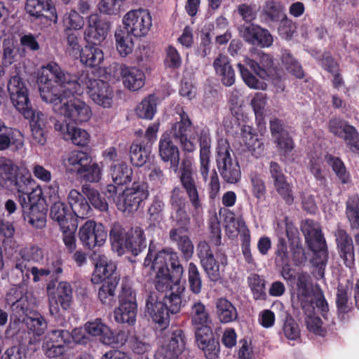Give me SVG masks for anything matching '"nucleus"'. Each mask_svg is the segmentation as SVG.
I'll list each match as a JSON object with an SVG mask.
<instances>
[{
  "label": "nucleus",
  "instance_id": "nucleus-1",
  "mask_svg": "<svg viewBox=\"0 0 359 359\" xmlns=\"http://www.w3.org/2000/svg\"><path fill=\"white\" fill-rule=\"evenodd\" d=\"M38 81L42 100L53 104L54 110L75 123L90 118V107L74 97L82 93L83 84L76 74L65 72L58 64L51 62L43 67Z\"/></svg>",
  "mask_w": 359,
  "mask_h": 359
},
{
  "label": "nucleus",
  "instance_id": "nucleus-2",
  "mask_svg": "<svg viewBox=\"0 0 359 359\" xmlns=\"http://www.w3.org/2000/svg\"><path fill=\"white\" fill-rule=\"evenodd\" d=\"M15 72L12 73L7 84L9 97L13 107L29 120L32 137L36 142L44 145L47 140L45 115L33 108L29 96V89L21 76L20 63L15 64Z\"/></svg>",
  "mask_w": 359,
  "mask_h": 359
},
{
  "label": "nucleus",
  "instance_id": "nucleus-3",
  "mask_svg": "<svg viewBox=\"0 0 359 359\" xmlns=\"http://www.w3.org/2000/svg\"><path fill=\"white\" fill-rule=\"evenodd\" d=\"M158 154L161 159L170 165V169L178 172L180 181L189 200L196 212L202 210V201L199 195L197 177L194 171L192 161L183 159L180 166V150L170 135L163 133L158 142Z\"/></svg>",
  "mask_w": 359,
  "mask_h": 359
},
{
  "label": "nucleus",
  "instance_id": "nucleus-4",
  "mask_svg": "<svg viewBox=\"0 0 359 359\" xmlns=\"http://www.w3.org/2000/svg\"><path fill=\"white\" fill-rule=\"evenodd\" d=\"M302 231L309 250L313 252V257L310 259L314 269L313 274L316 279H322L325 276L328 260L326 241L318 224L313 219H306L302 225Z\"/></svg>",
  "mask_w": 359,
  "mask_h": 359
},
{
  "label": "nucleus",
  "instance_id": "nucleus-5",
  "mask_svg": "<svg viewBox=\"0 0 359 359\" xmlns=\"http://www.w3.org/2000/svg\"><path fill=\"white\" fill-rule=\"evenodd\" d=\"M29 184L27 191H19L17 200L20 205L24 219L33 227L42 229L46 222L48 205L40 187H34Z\"/></svg>",
  "mask_w": 359,
  "mask_h": 359
},
{
  "label": "nucleus",
  "instance_id": "nucleus-6",
  "mask_svg": "<svg viewBox=\"0 0 359 359\" xmlns=\"http://www.w3.org/2000/svg\"><path fill=\"white\" fill-rule=\"evenodd\" d=\"M120 277L116 271V266L107 258L100 257L92 274L91 282L93 284H102L98 289V299L102 304L112 307L116 303L115 291L119 283Z\"/></svg>",
  "mask_w": 359,
  "mask_h": 359
},
{
  "label": "nucleus",
  "instance_id": "nucleus-7",
  "mask_svg": "<svg viewBox=\"0 0 359 359\" xmlns=\"http://www.w3.org/2000/svg\"><path fill=\"white\" fill-rule=\"evenodd\" d=\"M181 295L174 292L166 294L163 297L156 293H150L145 302V313L160 330H164L170 324V314H175L180 311Z\"/></svg>",
  "mask_w": 359,
  "mask_h": 359
},
{
  "label": "nucleus",
  "instance_id": "nucleus-8",
  "mask_svg": "<svg viewBox=\"0 0 359 359\" xmlns=\"http://www.w3.org/2000/svg\"><path fill=\"white\" fill-rule=\"evenodd\" d=\"M244 83L250 88L264 89L265 83L260 82L250 72H253L259 78L267 81H276L280 77L278 69L274 65L272 57L269 54H263L257 62L254 60L247 59L245 64L237 65Z\"/></svg>",
  "mask_w": 359,
  "mask_h": 359
},
{
  "label": "nucleus",
  "instance_id": "nucleus-9",
  "mask_svg": "<svg viewBox=\"0 0 359 359\" xmlns=\"http://www.w3.org/2000/svg\"><path fill=\"white\" fill-rule=\"evenodd\" d=\"M144 266L155 271L170 269L175 273V278L184 272L178 253L171 248H163L160 243L150 241L147 255L144 260Z\"/></svg>",
  "mask_w": 359,
  "mask_h": 359
},
{
  "label": "nucleus",
  "instance_id": "nucleus-10",
  "mask_svg": "<svg viewBox=\"0 0 359 359\" xmlns=\"http://www.w3.org/2000/svg\"><path fill=\"white\" fill-rule=\"evenodd\" d=\"M34 182L29 171L20 169L7 158L0 157V186L18 194L19 191H27V186Z\"/></svg>",
  "mask_w": 359,
  "mask_h": 359
},
{
  "label": "nucleus",
  "instance_id": "nucleus-11",
  "mask_svg": "<svg viewBox=\"0 0 359 359\" xmlns=\"http://www.w3.org/2000/svg\"><path fill=\"white\" fill-rule=\"evenodd\" d=\"M269 128L280 160L285 163L294 162L295 143L290 134V127L283 120L273 117L269 121Z\"/></svg>",
  "mask_w": 359,
  "mask_h": 359
},
{
  "label": "nucleus",
  "instance_id": "nucleus-12",
  "mask_svg": "<svg viewBox=\"0 0 359 359\" xmlns=\"http://www.w3.org/2000/svg\"><path fill=\"white\" fill-rule=\"evenodd\" d=\"M230 145L226 140H221L217 147L216 163L223 180L228 184H236L241 178L238 162L233 160Z\"/></svg>",
  "mask_w": 359,
  "mask_h": 359
},
{
  "label": "nucleus",
  "instance_id": "nucleus-13",
  "mask_svg": "<svg viewBox=\"0 0 359 359\" xmlns=\"http://www.w3.org/2000/svg\"><path fill=\"white\" fill-rule=\"evenodd\" d=\"M196 255L210 280L215 283L219 280L222 278L220 265L227 264L226 255H217L215 257L210 244L205 241H201L196 246Z\"/></svg>",
  "mask_w": 359,
  "mask_h": 359
},
{
  "label": "nucleus",
  "instance_id": "nucleus-14",
  "mask_svg": "<svg viewBox=\"0 0 359 359\" xmlns=\"http://www.w3.org/2000/svg\"><path fill=\"white\" fill-rule=\"evenodd\" d=\"M57 278L50 279L46 285V292L49 297V311L52 316L60 317V306L66 311L72 302V287L69 283L61 281L58 283Z\"/></svg>",
  "mask_w": 359,
  "mask_h": 359
},
{
  "label": "nucleus",
  "instance_id": "nucleus-15",
  "mask_svg": "<svg viewBox=\"0 0 359 359\" xmlns=\"http://www.w3.org/2000/svg\"><path fill=\"white\" fill-rule=\"evenodd\" d=\"M180 121L174 123L170 128V135L177 141L185 153H193L196 150L195 128L187 113L184 110L179 114Z\"/></svg>",
  "mask_w": 359,
  "mask_h": 359
},
{
  "label": "nucleus",
  "instance_id": "nucleus-16",
  "mask_svg": "<svg viewBox=\"0 0 359 359\" xmlns=\"http://www.w3.org/2000/svg\"><path fill=\"white\" fill-rule=\"evenodd\" d=\"M16 278L20 281L13 283V286L6 293V301L16 317L20 318L29 311L32 299L27 288L28 284L23 283L19 276H16Z\"/></svg>",
  "mask_w": 359,
  "mask_h": 359
},
{
  "label": "nucleus",
  "instance_id": "nucleus-17",
  "mask_svg": "<svg viewBox=\"0 0 359 359\" xmlns=\"http://www.w3.org/2000/svg\"><path fill=\"white\" fill-rule=\"evenodd\" d=\"M78 237L85 249L92 250L104 244L107 232L102 223L90 219L79 228Z\"/></svg>",
  "mask_w": 359,
  "mask_h": 359
},
{
  "label": "nucleus",
  "instance_id": "nucleus-18",
  "mask_svg": "<svg viewBox=\"0 0 359 359\" xmlns=\"http://www.w3.org/2000/svg\"><path fill=\"white\" fill-rule=\"evenodd\" d=\"M123 29L131 36L137 38L148 34L152 20L147 10L140 8L128 11L123 18Z\"/></svg>",
  "mask_w": 359,
  "mask_h": 359
},
{
  "label": "nucleus",
  "instance_id": "nucleus-19",
  "mask_svg": "<svg viewBox=\"0 0 359 359\" xmlns=\"http://www.w3.org/2000/svg\"><path fill=\"white\" fill-rule=\"evenodd\" d=\"M70 344V332L66 330H53L44 337L42 351L48 358H57L66 352Z\"/></svg>",
  "mask_w": 359,
  "mask_h": 359
},
{
  "label": "nucleus",
  "instance_id": "nucleus-20",
  "mask_svg": "<svg viewBox=\"0 0 359 359\" xmlns=\"http://www.w3.org/2000/svg\"><path fill=\"white\" fill-rule=\"evenodd\" d=\"M186 337L182 329L172 330L168 341L159 347L155 353L154 359H179L185 349Z\"/></svg>",
  "mask_w": 359,
  "mask_h": 359
},
{
  "label": "nucleus",
  "instance_id": "nucleus-21",
  "mask_svg": "<svg viewBox=\"0 0 359 359\" xmlns=\"http://www.w3.org/2000/svg\"><path fill=\"white\" fill-rule=\"evenodd\" d=\"M19 255L20 257L15 260L11 269V280L13 282H16L13 275L18 277L19 275H23V273H27V269L32 266V263L40 262L43 258L42 249L34 245L21 249Z\"/></svg>",
  "mask_w": 359,
  "mask_h": 359
},
{
  "label": "nucleus",
  "instance_id": "nucleus-22",
  "mask_svg": "<svg viewBox=\"0 0 359 359\" xmlns=\"http://www.w3.org/2000/svg\"><path fill=\"white\" fill-rule=\"evenodd\" d=\"M110 28L109 22L102 19L97 14L90 15L84 32V39L88 44L100 46L107 38Z\"/></svg>",
  "mask_w": 359,
  "mask_h": 359
},
{
  "label": "nucleus",
  "instance_id": "nucleus-23",
  "mask_svg": "<svg viewBox=\"0 0 359 359\" xmlns=\"http://www.w3.org/2000/svg\"><path fill=\"white\" fill-rule=\"evenodd\" d=\"M84 85H86L88 93L95 104L104 108L111 107L114 93L107 82L100 79H88L81 86Z\"/></svg>",
  "mask_w": 359,
  "mask_h": 359
},
{
  "label": "nucleus",
  "instance_id": "nucleus-24",
  "mask_svg": "<svg viewBox=\"0 0 359 359\" xmlns=\"http://www.w3.org/2000/svg\"><path fill=\"white\" fill-rule=\"evenodd\" d=\"M335 241L340 258L344 265L352 269L355 266V248L352 237L343 229L338 228L334 232Z\"/></svg>",
  "mask_w": 359,
  "mask_h": 359
},
{
  "label": "nucleus",
  "instance_id": "nucleus-25",
  "mask_svg": "<svg viewBox=\"0 0 359 359\" xmlns=\"http://www.w3.org/2000/svg\"><path fill=\"white\" fill-rule=\"evenodd\" d=\"M285 232L290 243L292 259L296 266L304 265L306 262L304 249L302 247L299 232L294 224L285 219Z\"/></svg>",
  "mask_w": 359,
  "mask_h": 359
},
{
  "label": "nucleus",
  "instance_id": "nucleus-26",
  "mask_svg": "<svg viewBox=\"0 0 359 359\" xmlns=\"http://www.w3.org/2000/svg\"><path fill=\"white\" fill-rule=\"evenodd\" d=\"M242 36L249 43L261 48H269L273 43V38L269 31L258 25L250 24L241 29Z\"/></svg>",
  "mask_w": 359,
  "mask_h": 359
},
{
  "label": "nucleus",
  "instance_id": "nucleus-27",
  "mask_svg": "<svg viewBox=\"0 0 359 359\" xmlns=\"http://www.w3.org/2000/svg\"><path fill=\"white\" fill-rule=\"evenodd\" d=\"M25 9L35 19L44 18L50 21H56L57 16L53 0H27Z\"/></svg>",
  "mask_w": 359,
  "mask_h": 359
},
{
  "label": "nucleus",
  "instance_id": "nucleus-28",
  "mask_svg": "<svg viewBox=\"0 0 359 359\" xmlns=\"http://www.w3.org/2000/svg\"><path fill=\"white\" fill-rule=\"evenodd\" d=\"M55 129L60 132L64 140L71 141L72 144L77 146H85L90 140V135L86 130L78 128L70 123L64 124L56 121Z\"/></svg>",
  "mask_w": 359,
  "mask_h": 359
},
{
  "label": "nucleus",
  "instance_id": "nucleus-29",
  "mask_svg": "<svg viewBox=\"0 0 359 359\" xmlns=\"http://www.w3.org/2000/svg\"><path fill=\"white\" fill-rule=\"evenodd\" d=\"M195 337L198 346L204 352L207 359H216L219 357V342L215 338L212 329H203L201 333L195 334Z\"/></svg>",
  "mask_w": 359,
  "mask_h": 359
},
{
  "label": "nucleus",
  "instance_id": "nucleus-30",
  "mask_svg": "<svg viewBox=\"0 0 359 359\" xmlns=\"http://www.w3.org/2000/svg\"><path fill=\"white\" fill-rule=\"evenodd\" d=\"M154 271H156L154 286L158 292H167L170 289V293L173 292V287H176L177 289L175 292L180 295L183 290L181 289L180 283L184 272H182L179 277L175 278V273L172 271V269H158Z\"/></svg>",
  "mask_w": 359,
  "mask_h": 359
},
{
  "label": "nucleus",
  "instance_id": "nucleus-31",
  "mask_svg": "<svg viewBox=\"0 0 359 359\" xmlns=\"http://www.w3.org/2000/svg\"><path fill=\"white\" fill-rule=\"evenodd\" d=\"M189 317L195 334L201 333L205 328L212 329L209 311L201 300L195 301L190 307Z\"/></svg>",
  "mask_w": 359,
  "mask_h": 359
},
{
  "label": "nucleus",
  "instance_id": "nucleus-32",
  "mask_svg": "<svg viewBox=\"0 0 359 359\" xmlns=\"http://www.w3.org/2000/svg\"><path fill=\"white\" fill-rule=\"evenodd\" d=\"M147 247L144 230L140 226L130 228L125 235L123 246V253L126 250L133 255L137 256Z\"/></svg>",
  "mask_w": 359,
  "mask_h": 359
},
{
  "label": "nucleus",
  "instance_id": "nucleus-33",
  "mask_svg": "<svg viewBox=\"0 0 359 359\" xmlns=\"http://www.w3.org/2000/svg\"><path fill=\"white\" fill-rule=\"evenodd\" d=\"M285 15V7L281 2L267 0L260 11L259 21L271 27L272 24L278 23Z\"/></svg>",
  "mask_w": 359,
  "mask_h": 359
},
{
  "label": "nucleus",
  "instance_id": "nucleus-34",
  "mask_svg": "<svg viewBox=\"0 0 359 359\" xmlns=\"http://www.w3.org/2000/svg\"><path fill=\"white\" fill-rule=\"evenodd\" d=\"M198 137L200 145V172L203 179L206 181L210 170L211 138L209 129H201Z\"/></svg>",
  "mask_w": 359,
  "mask_h": 359
},
{
  "label": "nucleus",
  "instance_id": "nucleus-35",
  "mask_svg": "<svg viewBox=\"0 0 359 359\" xmlns=\"http://www.w3.org/2000/svg\"><path fill=\"white\" fill-rule=\"evenodd\" d=\"M187 228H172L169 232V238L176 244L183 258L188 261L194 255V246L189 236L185 234Z\"/></svg>",
  "mask_w": 359,
  "mask_h": 359
},
{
  "label": "nucleus",
  "instance_id": "nucleus-36",
  "mask_svg": "<svg viewBox=\"0 0 359 359\" xmlns=\"http://www.w3.org/2000/svg\"><path fill=\"white\" fill-rule=\"evenodd\" d=\"M73 219H84L90 215L91 208L86 197L76 189H72L67 197Z\"/></svg>",
  "mask_w": 359,
  "mask_h": 359
},
{
  "label": "nucleus",
  "instance_id": "nucleus-37",
  "mask_svg": "<svg viewBox=\"0 0 359 359\" xmlns=\"http://www.w3.org/2000/svg\"><path fill=\"white\" fill-rule=\"evenodd\" d=\"M23 316L25 317L22 320L29 330L28 334H33L29 337L28 344H35L39 341V337L44 334L47 328V322L45 318L37 312H34L32 316H29L27 313Z\"/></svg>",
  "mask_w": 359,
  "mask_h": 359
},
{
  "label": "nucleus",
  "instance_id": "nucleus-38",
  "mask_svg": "<svg viewBox=\"0 0 359 359\" xmlns=\"http://www.w3.org/2000/svg\"><path fill=\"white\" fill-rule=\"evenodd\" d=\"M72 213L69 206L60 201H55L50 208V218L57 222L61 229L74 225L76 219H73Z\"/></svg>",
  "mask_w": 359,
  "mask_h": 359
},
{
  "label": "nucleus",
  "instance_id": "nucleus-39",
  "mask_svg": "<svg viewBox=\"0 0 359 359\" xmlns=\"http://www.w3.org/2000/svg\"><path fill=\"white\" fill-rule=\"evenodd\" d=\"M92 161V156L89 153L74 150L68 154L67 158L64 161V165L67 172L76 176Z\"/></svg>",
  "mask_w": 359,
  "mask_h": 359
},
{
  "label": "nucleus",
  "instance_id": "nucleus-40",
  "mask_svg": "<svg viewBox=\"0 0 359 359\" xmlns=\"http://www.w3.org/2000/svg\"><path fill=\"white\" fill-rule=\"evenodd\" d=\"M241 137L252 156L258 158L263 154L264 151V142L252 127L243 126L241 128Z\"/></svg>",
  "mask_w": 359,
  "mask_h": 359
},
{
  "label": "nucleus",
  "instance_id": "nucleus-41",
  "mask_svg": "<svg viewBox=\"0 0 359 359\" xmlns=\"http://www.w3.org/2000/svg\"><path fill=\"white\" fill-rule=\"evenodd\" d=\"M121 74L124 86L130 90H138L145 83L144 73L137 67L123 66Z\"/></svg>",
  "mask_w": 359,
  "mask_h": 359
},
{
  "label": "nucleus",
  "instance_id": "nucleus-42",
  "mask_svg": "<svg viewBox=\"0 0 359 359\" xmlns=\"http://www.w3.org/2000/svg\"><path fill=\"white\" fill-rule=\"evenodd\" d=\"M213 67L224 86H231L235 83V72L226 55L219 54L215 59Z\"/></svg>",
  "mask_w": 359,
  "mask_h": 359
},
{
  "label": "nucleus",
  "instance_id": "nucleus-43",
  "mask_svg": "<svg viewBox=\"0 0 359 359\" xmlns=\"http://www.w3.org/2000/svg\"><path fill=\"white\" fill-rule=\"evenodd\" d=\"M215 313L219 321L222 324L234 322L238 317L236 306L226 298L217 299Z\"/></svg>",
  "mask_w": 359,
  "mask_h": 359
},
{
  "label": "nucleus",
  "instance_id": "nucleus-44",
  "mask_svg": "<svg viewBox=\"0 0 359 359\" xmlns=\"http://www.w3.org/2000/svg\"><path fill=\"white\" fill-rule=\"evenodd\" d=\"M109 172L113 182L118 186L130 183L133 179L132 168L124 161L109 165Z\"/></svg>",
  "mask_w": 359,
  "mask_h": 359
},
{
  "label": "nucleus",
  "instance_id": "nucleus-45",
  "mask_svg": "<svg viewBox=\"0 0 359 359\" xmlns=\"http://www.w3.org/2000/svg\"><path fill=\"white\" fill-rule=\"evenodd\" d=\"M97 46H86L79 53L80 61L87 67H95L104 60L102 50L97 47Z\"/></svg>",
  "mask_w": 359,
  "mask_h": 359
},
{
  "label": "nucleus",
  "instance_id": "nucleus-46",
  "mask_svg": "<svg viewBox=\"0 0 359 359\" xmlns=\"http://www.w3.org/2000/svg\"><path fill=\"white\" fill-rule=\"evenodd\" d=\"M151 149L149 146L139 142L134 141L130 147V158L131 163L136 167L144 165L149 160Z\"/></svg>",
  "mask_w": 359,
  "mask_h": 359
},
{
  "label": "nucleus",
  "instance_id": "nucleus-47",
  "mask_svg": "<svg viewBox=\"0 0 359 359\" xmlns=\"http://www.w3.org/2000/svg\"><path fill=\"white\" fill-rule=\"evenodd\" d=\"M84 329L90 335L100 337V341L104 344L112 341L111 338L108 336V334H110V328L100 318L87 322L85 324Z\"/></svg>",
  "mask_w": 359,
  "mask_h": 359
},
{
  "label": "nucleus",
  "instance_id": "nucleus-48",
  "mask_svg": "<svg viewBox=\"0 0 359 359\" xmlns=\"http://www.w3.org/2000/svg\"><path fill=\"white\" fill-rule=\"evenodd\" d=\"M346 216L351 229L359 231V196H350L346 202Z\"/></svg>",
  "mask_w": 359,
  "mask_h": 359
},
{
  "label": "nucleus",
  "instance_id": "nucleus-49",
  "mask_svg": "<svg viewBox=\"0 0 359 359\" xmlns=\"http://www.w3.org/2000/svg\"><path fill=\"white\" fill-rule=\"evenodd\" d=\"M325 160L342 184L349 182L350 174L346 170L344 163L339 157L327 153L325 155Z\"/></svg>",
  "mask_w": 359,
  "mask_h": 359
},
{
  "label": "nucleus",
  "instance_id": "nucleus-50",
  "mask_svg": "<svg viewBox=\"0 0 359 359\" xmlns=\"http://www.w3.org/2000/svg\"><path fill=\"white\" fill-rule=\"evenodd\" d=\"M114 36L117 51L121 57H126L133 52V41L128 32L122 28L117 29Z\"/></svg>",
  "mask_w": 359,
  "mask_h": 359
},
{
  "label": "nucleus",
  "instance_id": "nucleus-51",
  "mask_svg": "<svg viewBox=\"0 0 359 359\" xmlns=\"http://www.w3.org/2000/svg\"><path fill=\"white\" fill-rule=\"evenodd\" d=\"M137 306L118 304L114 311V317L118 323L134 325L136 323Z\"/></svg>",
  "mask_w": 359,
  "mask_h": 359
},
{
  "label": "nucleus",
  "instance_id": "nucleus-52",
  "mask_svg": "<svg viewBox=\"0 0 359 359\" xmlns=\"http://www.w3.org/2000/svg\"><path fill=\"white\" fill-rule=\"evenodd\" d=\"M165 203L161 195H156L152 198L148 208L147 214L149 222L155 225L159 224L163 218Z\"/></svg>",
  "mask_w": 359,
  "mask_h": 359
},
{
  "label": "nucleus",
  "instance_id": "nucleus-53",
  "mask_svg": "<svg viewBox=\"0 0 359 359\" xmlns=\"http://www.w3.org/2000/svg\"><path fill=\"white\" fill-rule=\"evenodd\" d=\"M188 287L194 294H199L203 288L202 274L194 262H189L187 266Z\"/></svg>",
  "mask_w": 359,
  "mask_h": 359
},
{
  "label": "nucleus",
  "instance_id": "nucleus-54",
  "mask_svg": "<svg viewBox=\"0 0 359 359\" xmlns=\"http://www.w3.org/2000/svg\"><path fill=\"white\" fill-rule=\"evenodd\" d=\"M156 112V97L154 95L146 97L136 107L135 113L140 118L151 120Z\"/></svg>",
  "mask_w": 359,
  "mask_h": 359
},
{
  "label": "nucleus",
  "instance_id": "nucleus-55",
  "mask_svg": "<svg viewBox=\"0 0 359 359\" xmlns=\"http://www.w3.org/2000/svg\"><path fill=\"white\" fill-rule=\"evenodd\" d=\"M248 283L254 299L263 301L266 299V281L264 278L257 273H252L248 277Z\"/></svg>",
  "mask_w": 359,
  "mask_h": 359
},
{
  "label": "nucleus",
  "instance_id": "nucleus-56",
  "mask_svg": "<svg viewBox=\"0 0 359 359\" xmlns=\"http://www.w3.org/2000/svg\"><path fill=\"white\" fill-rule=\"evenodd\" d=\"M126 232L123 226L118 222L112 224L109 231V235L111 246L116 249L119 255L123 254V246Z\"/></svg>",
  "mask_w": 359,
  "mask_h": 359
},
{
  "label": "nucleus",
  "instance_id": "nucleus-57",
  "mask_svg": "<svg viewBox=\"0 0 359 359\" xmlns=\"http://www.w3.org/2000/svg\"><path fill=\"white\" fill-rule=\"evenodd\" d=\"M83 192L86 195L91 205L101 212L108 210L109 205L106 196H102L96 189L83 185L82 187Z\"/></svg>",
  "mask_w": 359,
  "mask_h": 359
},
{
  "label": "nucleus",
  "instance_id": "nucleus-58",
  "mask_svg": "<svg viewBox=\"0 0 359 359\" xmlns=\"http://www.w3.org/2000/svg\"><path fill=\"white\" fill-rule=\"evenodd\" d=\"M5 130L4 133L0 134V151H4L8 149L11 145H15L18 147L19 145H22V141L18 139L21 137V133L12 128H4Z\"/></svg>",
  "mask_w": 359,
  "mask_h": 359
},
{
  "label": "nucleus",
  "instance_id": "nucleus-59",
  "mask_svg": "<svg viewBox=\"0 0 359 359\" xmlns=\"http://www.w3.org/2000/svg\"><path fill=\"white\" fill-rule=\"evenodd\" d=\"M353 126L347 121L339 117H332L327 123L329 133L339 139H342Z\"/></svg>",
  "mask_w": 359,
  "mask_h": 359
},
{
  "label": "nucleus",
  "instance_id": "nucleus-60",
  "mask_svg": "<svg viewBox=\"0 0 359 359\" xmlns=\"http://www.w3.org/2000/svg\"><path fill=\"white\" fill-rule=\"evenodd\" d=\"M76 177L85 182H97L102 177V170L97 163L92 161L79 172Z\"/></svg>",
  "mask_w": 359,
  "mask_h": 359
},
{
  "label": "nucleus",
  "instance_id": "nucleus-61",
  "mask_svg": "<svg viewBox=\"0 0 359 359\" xmlns=\"http://www.w3.org/2000/svg\"><path fill=\"white\" fill-rule=\"evenodd\" d=\"M2 47V65L8 67L18 61L19 50L15 48L13 42L6 39L3 41Z\"/></svg>",
  "mask_w": 359,
  "mask_h": 359
},
{
  "label": "nucleus",
  "instance_id": "nucleus-62",
  "mask_svg": "<svg viewBox=\"0 0 359 359\" xmlns=\"http://www.w3.org/2000/svg\"><path fill=\"white\" fill-rule=\"evenodd\" d=\"M169 204L171 212L189 209V202L179 187L172 190Z\"/></svg>",
  "mask_w": 359,
  "mask_h": 359
},
{
  "label": "nucleus",
  "instance_id": "nucleus-63",
  "mask_svg": "<svg viewBox=\"0 0 359 359\" xmlns=\"http://www.w3.org/2000/svg\"><path fill=\"white\" fill-rule=\"evenodd\" d=\"M63 22L65 27V30H73L77 32L82 29L84 25L83 17L74 10L70 11L65 15Z\"/></svg>",
  "mask_w": 359,
  "mask_h": 359
},
{
  "label": "nucleus",
  "instance_id": "nucleus-64",
  "mask_svg": "<svg viewBox=\"0 0 359 359\" xmlns=\"http://www.w3.org/2000/svg\"><path fill=\"white\" fill-rule=\"evenodd\" d=\"M252 195L258 200H264L266 194V187L262 176L252 173L250 176Z\"/></svg>",
  "mask_w": 359,
  "mask_h": 359
}]
</instances>
